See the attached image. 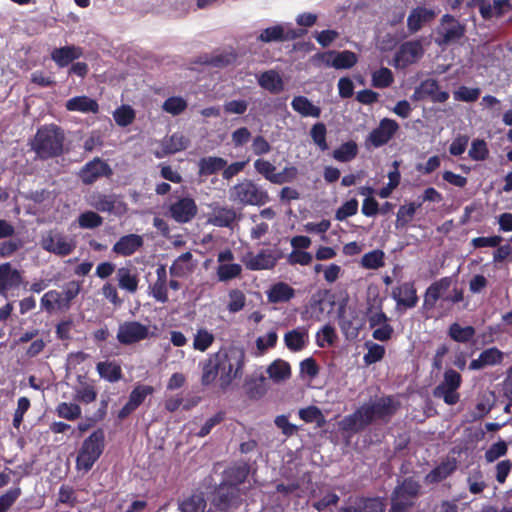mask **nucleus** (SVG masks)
Returning <instances> with one entry per match:
<instances>
[{"mask_svg":"<svg viewBox=\"0 0 512 512\" xmlns=\"http://www.w3.org/2000/svg\"><path fill=\"white\" fill-rule=\"evenodd\" d=\"M461 384V374L452 368H448L444 371L442 381L433 389V396L443 400L445 404L453 406L460 400L458 390Z\"/></svg>","mask_w":512,"mask_h":512,"instance_id":"nucleus-8","label":"nucleus"},{"mask_svg":"<svg viewBox=\"0 0 512 512\" xmlns=\"http://www.w3.org/2000/svg\"><path fill=\"white\" fill-rule=\"evenodd\" d=\"M399 124L391 118H383L379 125L374 128L366 137V147L380 148L386 145L396 134Z\"/></svg>","mask_w":512,"mask_h":512,"instance_id":"nucleus-12","label":"nucleus"},{"mask_svg":"<svg viewBox=\"0 0 512 512\" xmlns=\"http://www.w3.org/2000/svg\"><path fill=\"white\" fill-rule=\"evenodd\" d=\"M191 252H184L178 256L169 268V272L174 277H183L191 270L190 261Z\"/></svg>","mask_w":512,"mask_h":512,"instance_id":"nucleus-46","label":"nucleus"},{"mask_svg":"<svg viewBox=\"0 0 512 512\" xmlns=\"http://www.w3.org/2000/svg\"><path fill=\"white\" fill-rule=\"evenodd\" d=\"M338 324L347 339L356 338L360 332L361 324L357 321V312L352 307L340 305L337 311Z\"/></svg>","mask_w":512,"mask_h":512,"instance_id":"nucleus-18","label":"nucleus"},{"mask_svg":"<svg viewBox=\"0 0 512 512\" xmlns=\"http://www.w3.org/2000/svg\"><path fill=\"white\" fill-rule=\"evenodd\" d=\"M469 157L474 161H483L488 156V149L486 142L481 139H476L472 142L469 149Z\"/></svg>","mask_w":512,"mask_h":512,"instance_id":"nucleus-64","label":"nucleus"},{"mask_svg":"<svg viewBox=\"0 0 512 512\" xmlns=\"http://www.w3.org/2000/svg\"><path fill=\"white\" fill-rule=\"evenodd\" d=\"M457 469V461L454 458H448L442 461L438 466L431 470L426 480L431 483H438L449 477Z\"/></svg>","mask_w":512,"mask_h":512,"instance_id":"nucleus-36","label":"nucleus"},{"mask_svg":"<svg viewBox=\"0 0 512 512\" xmlns=\"http://www.w3.org/2000/svg\"><path fill=\"white\" fill-rule=\"evenodd\" d=\"M65 108L70 112H80L84 114H96L99 112L98 102L86 95L70 98L66 101Z\"/></svg>","mask_w":512,"mask_h":512,"instance_id":"nucleus-30","label":"nucleus"},{"mask_svg":"<svg viewBox=\"0 0 512 512\" xmlns=\"http://www.w3.org/2000/svg\"><path fill=\"white\" fill-rule=\"evenodd\" d=\"M82 54L83 52L80 47L75 45H66L63 47L54 48L50 56L59 68H64L72 64L74 60L80 58Z\"/></svg>","mask_w":512,"mask_h":512,"instance_id":"nucleus-27","label":"nucleus"},{"mask_svg":"<svg viewBox=\"0 0 512 512\" xmlns=\"http://www.w3.org/2000/svg\"><path fill=\"white\" fill-rule=\"evenodd\" d=\"M57 414L66 420H75L81 415V408L74 403L62 402L57 406Z\"/></svg>","mask_w":512,"mask_h":512,"instance_id":"nucleus-60","label":"nucleus"},{"mask_svg":"<svg viewBox=\"0 0 512 512\" xmlns=\"http://www.w3.org/2000/svg\"><path fill=\"white\" fill-rule=\"evenodd\" d=\"M421 205L422 202L418 204L415 202H411L408 205H401L397 212L396 227H405L412 220L416 213V210L420 208Z\"/></svg>","mask_w":512,"mask_h":512,"instance_id":"nucleus-47","label":"nucleus"},{"mask_svg":"<svg viewBox=\"0 0 512 512\" xmlns=\"http://www.w3.org/2000/svg\"><path fill=\"white\" fill-rule=\"evenodd\" d=\"M40 245L43 250L59 257L70 255L76 248L75 240L58 230H49L42 234Z\"/></svg>","mask_w":512,"mask_h":512,"instance_id":"nucleus-9","label":"nucleus"},{"mask_svg":"<svg viewBox=\"0 0 512 512\" xmlns=\"http://www.w3.org/2000/svg\"><path fill=\"white\" fill-rule=\"evenodd\" d=\"M391 297L398 306L414 308L418 303V296L413 282H404L393 288Z\"/></svg>","mask_w":512,"mask_h":512,"instance_id":"nucleus-23","label":"nucleus"},{"mask_svg":"<svg viewBox=\"0 0 512 512\" xmlns=\"http://www.w3.org/2000/svg\"><path fill=\"white\" fill-rule=\"evenodd\" d=\"M248 473L249 468L245 464L230 467L225 472V482L228 484H236L239 487V484L246 480Z\"/></svg>","mask_w":512,"mask_h":512,"instance_id":"nucleus-48","label":"nucleus"},{"mask_svg":"<svg viewBox=\"0 0 512 512\" xmlns=\"http://www.w3.org/2000/svg\"><path fill=\"white\" fill-rule=\"evenodd\" d=\"M169 211L176 222L187 223L196 215L197 206L192 198L184 197L172 203Z\"/></svg>","mask_w":512,"mask_h":512,"instance_id":"nucleus-20","label":"nucleus"},{"mask_svg":"<svg viewBox=\"0 0 512 512\" xmlns=\"http://www.w3.org/2000/svg\"><path fill=\"white\" fill-rule=\"evenodd\" d=\"M358 154V145L355 141L349 140L342 143L337 149L333 151L332 157L342 163L352 161Z\"/></svg>","mask_w":512,"mask_h":512,"instance_id":"nucleus-45","label":"nucleus"},{"mask_svg":"<svg viewBox=\"0 0 512 512\" xmlns=\"http://www.w3.org/2000/svg\"><path fill=\"white\" fill-rule=\"evenodd\" d=\"M239 219L234 208L228 206H219L213 209L208 218V222L216 227L232 228L233 224Z\"/></svg>","mask_w":512,"mask_h":512,"instance_id":"nucleus-26","label":"nucleus"},{"mask_svg":"<svg viewBox=\"0 0 512 512\" xmlns=\"http://www.w3.org/2000/svg\"><path fill=\"white\" fill-rule=\"evenodd\" d=\"M358 211V200L356 198H352L345 203H343L335 213V218L338 221H344L348 217L355 215Z\"/></svg>","mask_w":512,"mask_h":512,"instance_id":"nucleus-61","label":"nucleus"},{"mask_svg":"<svg viewBox=\"0 0 512 512\" xmlns=\"http://www.w3.org/2000/svg\"><path fill=\"white\" fill-rule=\"evenodd\" d=\"M421 485L413 477H407L399 482L390 495L388 512H409L420 495Z\"/></svg>","mask_w":512,"mask_h":512,"instance_id":"nucleus-5","label":"nucleus"},{"mask_svg":"<svg viewBox=\"0 0 512 512\" xmlns=\"http://www.w3.org/2000/svg\"><path fill=\"white\" fill-rule=\"evenodd\" d=\"M476 334L473 326L462 327L458 323H452L448 328V336L457 343H468Z\"/></svg>","mask_w":512,"mask_h":512,"instance_id":"nucleus-44","label":"nucleus"},{"mask_svg":"<svg viewBox=\"0 0 512 512\" xmlns=\"http://www.w3.org/2000/svg\"><path fill=\"white\" fill-rule=\"evenodd\" d=\"M144 244L143 237L138 234H127L119 238L113 245L112 251L120 256L127 257L138 251Z\"/></svg>","mask_w":512,"mask_h":512,"instance_id":"nucleus-25","label":"nucleus"},{"mask_svg":"<svg viewBox=\"0 0 512 512\" xmlns=\"http://www.w3.org/2000/svg\"><path fill=\"white\" fill-rule=\"evenodd\" d=\"M113 174L112 168L107 162L99 157L87 162L80 170L79 177L83 184L91 185L101 177H110Z\"/></svg>","mask_w":512,"mask_h":512,"instance_id":"nucleus-16","label":"nucleus"},{"mask_svg":"<svg viewBox=\"0 0 512 512\" xmlns=\"http://www.w3.org/2000/svg\"><path fill=\"white\" fill-rule=\"evenodd\" d=\"M280 258V253L275 249H261L256 254L247 253L243 258V263L251 271L271 270Z\"/></svg>","mask_w":512,"mask_h":512,"instance_id":"nucleus-13","label":"nucleus"},{"mask_svg":"<svg viewBox=\"0 0 512 512\" xmlns=\"http://www.w3.org/2000/svg\"><path fill=\"white\" fill-rule=\"evenodd\" d=\"M240 501V488L236 484H228L226 482L220 484L213 497V504L221 511L237 506Z\"/></svg>","mask_w":512,"mask_h":512,"instance_id":"nucleus-15","label":"nucleus"},{"mask_svg":"<svg viewBox=\"0 0 512 512\" xmlns=\"http://www.w3.org/2000/svg\"><path fill=\"white\" fill-rule=\"evenodd\" d=\"M154 388L149 385H138L129 394L128 400L138 408L145 400V398L153 394Z\"/></svg>","mask_w":512,"mask_h":512,"instance_id":"nucleus-58","label":"nucleus"},{"mask_svg":"<svg viewBox=\"0 0 512 512\" xmlns=\"http://www.w3.org/2000/svg\"><path fill=\"white\" fill-rule=\"evenodd\" d=\"M96 370L102 379L110 383H115L122 378L121 366L115 361L98 362Z\"/></svg>","mask_w":512,"mask_h":512,"instance_id":"nucleus-38","label":"nucleus"},{"mask_svg":"<svg viewBox=\"0 0 512 512\" xmlns=\"http://www.w3.org/2000/svg\"><path fill=\"white\" fill-rule=\"evenodd\" d=\"M267 300L271 304L289 302L295 296V289L288 283L278 281L266 291Z\"/></svg>","mask_w":512,"mask_h":512,"instance_id":"nucleus-28","label":"nucleus"},{"mask_svg":"<svg viewBox=\"0 0 512 512\" xmlns=\"http://www.w3.org/2000/svg\"><path fill=\"white\" fill-rule=\"evenodd\" d=\"M228 196L231 202L242 206H263L269 201L268 192L249 179L232 186Z\"/></svg>","mask_w":512,"mask_h":512,"instance_id":"nucleus-4","label":"nucleus"},{"mask_svg":"<svg viewBox=\"0 0 512 512\" xmlns=\"http://www.w3.org/2000/svg\"><path fill=\"white\" fill-rule=\"evenodd\" d=\"M21 281L22 275L19 270L13 268L8 262L0 264V294H5L9 289L18 287Z\"/></svg>","mask_w":512,"mask_h":512,"instance_id":"nucleus-29","label":"nucleus"},{"mask_svg":"<svg viewBox=\"0 0 512 512\" xmlns=\"http://www.w3.org/2000/svg\"><path fill=\"white\" fill-rule=\"evenodd\" d=\"M466 32L464 24L460 23L454 16L444 14L436 29L435 43L438 46H448L460 40Z\"/></svg>","mask_w":512,"mask_h":512,"instance_id":"nucleus-10","label":"nucleus"},{"mask_svg":"<svg viewBox=\"0 0 512 512\" xmlns=\"http://www.w3.org/2000/svg\"><path fill=\"white\" fill-rule=\"evenodd\" d=\"M206 506L207 503L203 493H193L178 503L180 512H204Z\"/></svg>","mask_w":512,"mask_h":512,"instance_id":"nucleus-43","label":"nucleus"},{"mask_svg":"<svg viewBox=\"0 0 512 512\" xmlns=\"http://www.w3.org/2000/svg\"><path fill=\"white\" fill-rule=\"evenodd\" d=\"M394 81L393 73L389 68L381 67L372 73V86L386 88Z\"/></svg>","mask_w":512,"mask_h":512,"instance_id":"nucleus-57","label":"nucleus"},{"mask_svg":"<svg viewBox=\"0 0 512 512\" xmlns=\"http://www.w3.org/2000/svg\"><path fill=\"white\" fill-rule=\"evenodd\" d=\"M242 273V266L237 263L219 264L217 268V277L221 282H227L237 278Z\"/></svg>","mask_w":512,"mask_h":512,"instance_id":"nucleus-53","label":"nucleus"},{"mask_svg":"<svg viewBox=\"0 0 512 512\" xmlns=\"http://www.w3.org/2000/svg\"><path fill=\"white\" fill-rule=\"evenodd\" d=\"M214 340V335L207 329H198L194 335L193 348L195 350L204 352L213 344Z\"/></svg>","mask_w":512,"mask_h":512,"instance_id":"nucleus-54","label":"nucleus"},{"mask_svg":"<svg viewBox=\"0 0 512 512\" xmlns=\"http://www.w3.org/2000/svg\"><path fill=\"white\" fill-rule=\"evenodd\" d=\"M86 201L96 211L108 213L115 217H122L128 211V206L123 201V197L116 193L94 191L87 196Z\"/></svg>","mask_w":512,"mask_h":512,"instance_id":"nucleus-7","label":"nucleus"},{"mask_svg":"<svg viewBox=\"0 0 512 512\" xmlns=\"http://www.w3.org/2000/svg\"><path fill=\"white\" fill-rule=\"evenodd\" d=\"M424 54V48L420 40H410L404 42L396 55L398 60L405 64H412L421 58Z\"/></svg>","mask_w":512,"mask_h":512,"instance_id":"nucleus-32","label":"nucleus"},{"mask_svg":"<svg viewBox=\"0 0 512 512\" xmlns=\"http://www.w3.org/2000/svg\"><path fill=\"white\" fill-rule=\"evenodd\" d=\"M190 141L182 133H174L162 142V150L165 155L175 154L188 148Z\"/></svg>","mask_w":512,"mask_h":512,"instance_id":"nucleus-41","label":"nucleus"},{"mask_svg":"<svg viewBox=\"0 0 512 512\" xmlns=\"http://www.w3.org/2000/svg\"><path fill=\"white\" fill-rule=\"evenodd\" d=\"M237 60V55L234 52H224L213 55L207 63L215 68H224L233 65Z\"/></svg>","mask_w":512,"mask_h":512,"instance_id":"nucleus-59","label":"nucleus"},{"mask_svg":"<svg viewBox=\"0 0 512 512\" xmlns=\"http://www.w3.org/2000/svg\"><path fill=\"white\" fill-rule=\"evenodd\" d=\"M384 257L385 254L382 250L370 251L363 255L361 265L366 269H378L384 266Z\"/></svg>","mask_w":512,"mask_h":512,"instance_id":"nucleus-55","label":"nucleus"},{"mask_svg":"<svg viewBox=\"0 0 512 512\" xmlns=\"http://www.w3.org/2000/svg\"><path fill=\"white\" fill-rule=\"evenodd\" d=\"M77 222L82 229H94L102 225L103 218L97 212L88 210L78 216Z\"/></svg>","mask_w":512,"mask_h":512,"instance_id":"nucleus-52","label":"nucleus"},{"mask_svg":"<svg viewBox=\"0 0 512 512\" xmlns=\"http://www.w3.org/2000/svg\"><path fill=\"white\" fill-rule=\"evenodd\" d=\"M105 434L102 429H97L82 443L76 458V467L80 471L88 472L100 458L104 450Z\"/></svg>","mask_w":512,"mask_h":512,"instance_id":"nucleus-6","label":"nucleus"},{"mask_svg":"<svg viewBox=\"0 0 512 512\" xmlns=\"http://www.w3.org/2000/svg\"><path fill=\"white\" fill-rule=\"evenodd\" d=\"M187 108V102L180 96H171L162 104V110L173 116L181 114Z\"/></svg>","mask_w":512,"mask_h":512,"instance_id":"nucleus-56","label":"nucleus"},{"mask_svg":"<svg viewBox=\"0 0 512 512\" xmlns=\"http://www.w3.org/2000/svg\"><path fill=\"white\" fill-rule=\"evenodd\" d=\"M398 403L392 396H382L362 404L341 421L344 431L359 433L375 421L387 423L396 413Z\"/></svg>","mask_w":512,"mask_h":512,"instance_id":"nucleus-2","label":"nucleus"},{"mask_svg":"<svg viewBox=\"0 0 512 512\" xmlns=\"http://www.w3.org/2000/svg\"><path fill=\"white\" fill-rule=\"evenodd\" d=\"M245 365V351L238 346L222 347L219 351L211 353L201 363V384L210 386L218 378L221 389L228 388L235 379L243 375Z\"/></svg>","mask_w":512,"mask_h":512,"instance_id":"nucleus-1","label":"nucleus"},{"mask_svg":"<svg viewBox=\"0 0 512 512\" xmlns=\"http://www.w3.org/2000/svg\"><path fill=\"white\" fill-rule=\"evenodd\" d=\"M227 165V160L219 156H205L198 161V175L208 177L217 174Z\"/></svg>","mask_w":512,"mask_h":512,"instance_id":"nucleus-33","label":"nucleus"},{"mask_svg":"<svg viewBox=\"0 0 512 512\" xmlns=\"http://www.w3.org/2000/svg\"><path fill=\"white\" fill-rule=\"evenodd\" d=\"M291 107L301 117L319 118L321 116V108L314 105L306 96H294L291 101Z\"/></svg>","mask_w":512,"mask_h":512,"instance_id":"nucleus-34","label":"nucleus"},{"mask_svg":"<svg viewBox=\"0 0 512 512\" xmlns=\"http://www.w3.org/2000/svg\"><path fill=\"white\" fill-rule=\"evenodd\" d=\"M64 134L56 125L43 126L38 129L32 149L41 159L57 157L63 152Z\"/></svg>","mask_w":512,"mask_h":512,"instance_id":"nucleus-3","label":"nucleus"},{"mask_svg":"<svg viewBox=\"0 0 512 512\" xmlns=\"http://www.w3.org/2000/svg\"><path fill=\"white\" fill-rule=\"evenodd\" d=\"M327 67L335 69H350L357 63V55L349 50L328 51L315 56Z\"/></svg>","mask_w":512,"mask_h":512,"instance_id":"nucleus-17","label":"nucleus"},{"mask_svg":"<svg viewBox=\"0 0 512 512\" xmlns=\"http://www.w3.org/2000/svg\"><path fill=\"white\" fill-rule=\"evenodd\" d=\"M348 507L352 512H385V503L381 497L361 498L355 505Z\"/></svg>","mask_w":512,"mask_h":512,"instance_id":"nucleus-42","label":"nucleus"},{"mask_svg":"<svg viewBox=\"0 0 512 512\" xmlns=\"http://www.w3.org/2000/svg\"><path fill=\"white\" fill-rule=\"evenodd\" d=\"M504 359V353L496 347L483 350L477 359H473L469 364L472 371L482 370L489 366L501 364Z\"/></svg>","mask_w":512,"mask_h":512,"instance_id":"nucleus-24","label":"nucleus"},{"mask_svg":"<svg viewBox=\"0 0 512 512\" xmlns=\"http://www.w3.org/2000/svg\"><path fill=\"white\" fill-rule=\"evenodd\" d=\"M308 331L305 328H295L284 335V343L292 352L301 351L307 343Z\"/></svg>","mask_w":512,"mask_h":512,"instance_id":"nucleus-35","label":"nucleus"},{"mask_svg":"<svg viewBox=\"0 0 512 512\" xmlns=\"http://www.w3.org/2000/svg\"><path fill=\"white\" fill-rule=\"evenodd\" d=\"M149 327L138 321H125L119 325L117 340L122 345H131L149 337Z\"/></svg>","mask_w":512,"mask_h":512,"instance_id":"nucleus-14","label":"nucleus"},{"mask_svg":"<svg viewBox=\"0 0 512 512\" xmlns=\"http://www.w3.org/2000/svg\"><path fill=\"white\" fill-rule=\"evenodd\" d=\"M157 280L152 286V295L160 303L168 301L167 293V271L164 265L158 266L156 269Z\"/></svg>","mask_w":512,"mask_h":512,"instance_id":"nucleus-37","label":"nucleus"},{"mask_svg":"<svg viewBox=\"0 0 512 512\" xmlns=\"http://www.w3.org/2000/svg\"><path fill=\"white\" fill-rule=\"evenodd\" d=\"M306 33L303 29H294L289 23H280L263 29L257 40L263 43L286 42L301 38Z\"/></svg>","mask_w":512,"mask_h":512,"instance_id":"nucleus-11","label":"nucleus"},{"mask_svg":"<svg viewBox=\"0 0 512 512\" xmlns=\"http://www.w3.org/2000/svg\"><path fill=\"white\" fill-rule=\"evenodd\" d=\"M365 346L367 348V353L363 356L365 365L369 366L383 359L385 355L384 346L371 341L366 342Z\"/></svg>","mask_w":512,"mask_h":512,"instance_id":"nucleus-49","label":"nucleus"},{"mask_svg":"<svg viewBox=\"0 0 512 512\" xmlns=\"http://www.w3.org/2000/svg\"><path fill=\"white\" fill-rule=\"evenodd\" d=\"M507 450L508 447L506 442L504 440H499L498 442L492 444L485 452V459L488 463H493L498 458L505 456Z\"/></svg>","mask_w":512,"mask_h":512,"instance_id":"nucleus-62","label":"nucleus"},{"mask_svg":"<svg viewBox=\"0 0 512 512\" xmlns=\"http://www.w3.org/2000/svg\"><path fill=\"white\" fill-rule=\"evenodd\" d=\"M246 298L241 290L233 289L229 292L228 310L231 313H237L245 306Z\"/></svg>","mask_w":512,"mask_h":512,"instance_id":"nucleus-63","label":"nucleus"},{"mask_svg":"<svg viewBox=\"0 0 512 512\" xmlns=\"http://www.w3.org/2000/svg\"><path fill=\"white\" fill-rule=\"evenodd\" d=\"M327 128L322 122L315 123L310 129V137L314 144L321 150L326 151L329 146L326 141Z\"/></svg>","mask_w":512,"mask_h":512,"instance_id":"nucleus-51","label":"nucleus"},{"mask_svg":"<svg viewBox=\"0 0 512 512\" xmlns=\"http://www.w3.org/2000/svg\"><path fill=\"white\" fill-rule=\"evenodd\" d=\"M437 15L432 8L417 6L413 8L407 17V28L410 33L418 32L423 25L431 22Z\"/></svg>","mask_w":512,"mask_h":512,"instance_id":"nucleus-22","label":"nucleus"},{"mask_svg":"<svg viewBox=\"0 0 512 512\" xmlns=\"http://www.w3.org/2000/svg\"><path fill=\"white\" fill-rule=\"evenodd\" d=\"M452 278L443 277L433 282L425 291L423 309L431 310L436 306L437 301L451 287Z\"/></svg>","mask_w":512,"mask_h":512,"instance_id":"nucleus-21","label":"nucleus"},{"mask_svg":"<svg viewBox=\"0 0 512 512\" xmlns=\"http://www.w3.org/2000/svg\"><path fill=\"white\" fill-rule=\"evenodd\" d=\"M269 378L275 383L282 382L291 376V367L282 359L274 360L266 369Z\"/></svg>","mask_w":512,"mask_h":512,"instance_id":"nucleus-40","label":"nucleus"},{"mask_svg":"<svg viewBox=\"0 0 512 512\" xmlns=\"http://www.w3.org/2000/svg\"><path fill=\"white\" fill-rule=\"evenodd\" d=\"M116 279L120 289L125 290L131 294L137 291L139 283L138 276L135 273H132L129 268H119L116 272Z\"/></svg>","mask_w":512,"mask_h":512,"instance_id":"nucleus-39","label":"nucleus"},{"mask_svg":"<svg viewBox=\"0 0 512 512\" xmlns=\"http://www.w3.org/2000/svg\"><path fill=\"white\" fill-rule=\"evenodd\" d=\"M256 77L258 85L272 94H278L284 90V81L276 70L264 71Z\"/></svg>","mask_w":512,"mask_h":512,"instance_id":"nucleus-31","label":"nucleus"},{"mask_svg":"<svg viewBox=\"0 0 512 512\" xmlns=\"http://www.w3.org/2000/svg\"><path fill=\"white\" fill-rule=\"evenodd\" d=\"M135 111L130 105L123 104L113 112V118L120 127H127L135 119Z\"/></svg>","mask_w":512,"mask_h":512,"instance_id":"nucleus-50","label":"nucleus"},{"mask_svg":"<svg viewBox=\"0 0 512 512\" xmlns=\"http://www.w3.org/2000/svg\"><path fill=\"white\" fill-rule=\"evenodd\" d=\"M253 166L258 174L262 175L269 182L278 185L288 181L286 178L287 173L291 172L293 175L296 173L294 167H285L282 172L276 173V167L270 161L263 158L256 159Z\"/></svg>","mask_w":512,"mask_h":512,"instance_id":"nucleus-19","label":"nucleus"}]
</instances>
